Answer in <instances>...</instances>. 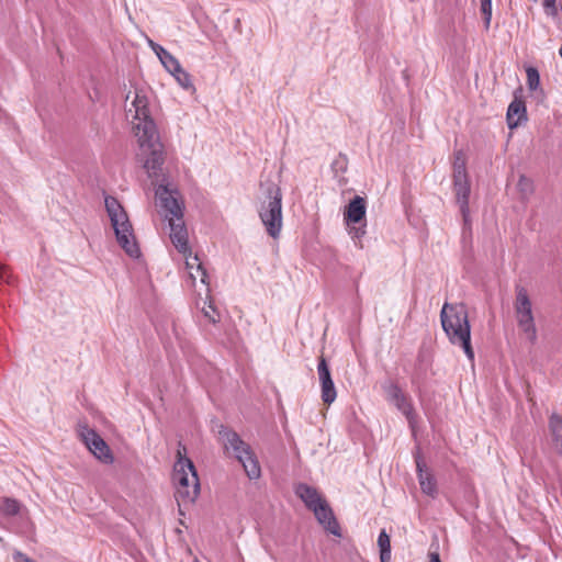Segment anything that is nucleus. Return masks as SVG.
<instances>
[{"label":"nucleus","mask_w":562,"mask_h":562,"mask_svg":"<svg viewBox=\"0 0 562 562\" xmlns=\"http://www.w3.org/2000/svg\"><path fill=\"white\" fill-rule=\"evenodd\" d=\"M518 327L526 335L530 344L537 341V328L532 314V306L529 295L525 288L517 286L516 301L514 304Z\"/></svg>","instance_id":"7"},{"label":"nucleus","mask_w":562,"mask_h":562,"mask_svg":"<svg viewBox=\"0 0 562 562\" xmlns=\"http://www.w3.org/2000/svg\"><path fill=\"white\" fill-rule=\"evenodd\" d=\"M0 509L5 516H15L20 510V503L14 498H4Z\"/></svg>","instance_id":"26"},{"label":"nucleus","mask_w":562,"mask_h":562,"mask_svg":"<svg viewBox=\"0 0 562 562\" xmlns=\"http://www.w3.org/2000/svg\"><path fill=\"white\" fill-rule=\"evenodd\" d=\"M137 140L142 155H145L144 168L150 178H158L164 165L162 144L155 122H146L138 128Z\"/></svg>","instance_id":"6"},{"label":"nucleus","mask_w":562,"mask_h":562,"mask_svg":"<svg viewBox=\"0 0 562 562\" xmlns=\"http://www.w3.org/2000/svg\"><path fill=\"white\" fill-rule=\"evenodd\" d=\"M333 168L336 170L345 171L347 168V158L344 155H339L337 159L333 162Z\"/></svg>","instance_id":"32"},{"label":"nucleus","mask_w":562,"mask_h":562,"mask_svg":"<svg viewBox=\"0 0 562 562\" xmlns=\"http://www.w3.org/2000/svg\"><path fill=\"white\" fill-rule=\"evenodd\" d=\"M506 120L508 127L512 130L527 121V110L521 99L515 98L510 102L507 109Z\"/></svg>","instance_id":"18"},{"label":"nucleus","mask_w":562,"mask_h":562,"mask_svg":"<svg viewBox=\"0 0 562 562\" xmlns=\"http://www.w3.org/2000/svg\"><path fill=\"white\" fill-rule=\"evenodd\" d=\"M218 439L227 453L234 456L243 465L250 480H257L261 475V469L251 447L245 442L233 429L223 425L218 429Z\"/></svg>","instance_id":"4"},{"label":"nucleus","mask_w":562,"mask_h":562,"mask_svg":"<svg viewBox=\"0 0 562 562\" xmlns=\"http://www.w3.org/2000/svg\"><path fill=\"white\" fill-rule=\"evenodd\" d=\"M383 390L386 394V400L394 404L406 417L411 429L414 430L417 424V413L408 395L403 392L398 384L393 382L385 384Z\"/></svg>","instance_id":"8"},{"label":"nucleus","mask_w":562,"mask_h":562,"mask_svg":"<svg viewBox=\"0 0 562 562\" xmlns=\"http://www.w3.org/2000/svg\"><path fill=\"white\" fill-rule=\"evenodd\" d=\"M14 560L16 562H35L34 560H32L31 558L26 557L25 554H23L21 552H16L14 554Z\"/></svg>","instance_id":"38"},{"label":"nucleus","mask_w":562,"mask_h":562,"mask_svg":"<svg viewBox=\"0 0 562 562\" xmlns=\"http://www.w3.org/2000/svg\"><path fill=\"white\" fill-rule=\"evenodd\" d=\"M79 435L86 447L97 459L106 464L113 462V456L109 446L95 430L87 426H82Z\"/></svg>","instance_id":"9"},{"label":"nucleus","mask_w":562,"mask_h":562,"mask_svg":"<svg viewBox=\"0 0 562 562\" xmlns=\"http://www.w3.org/2000/svg\"><path fill=\"white\" fill-rule=\"evenodd\" d=\"M295 494L297 497L302 499L305 506L312 510L317 507L318 504H322L325 499L322 498L317 490L313 486H310L305 483H300L295 487Z\"/></svg>","instance_id":"19"},{"label":"nucleus","mask_w":562,"mask_h":562,"mask_svg":"<svg viewBox=\"0 0 562 562\" xmlns=\"http://www.w3.org/2000/svg\"><path fill=\"white\" fill-rule=\"evenodd\" d=\"M104 203L119 245L130 257L138 258L140 256V249L135 239L127 213L113 196H106Z\"/></svg>","instance_id":"5"},{"label":"nucleus","mask_w":562,"mask_h":562,"mask_svg":"<svg viewBox=\"0 0 562 562\" xmlns=\"http://www.w3.org/2000/svg\"><path fill=\"white\" fill-rule=\"evenodd\" d=\"M366 224L359 227H351L349 234L352 239H361L366 234Z\"/></svg>","instance_id":"31"},{"label":"nucleus","mask_w":562,"mask_h":562,"mask_svg":"<svg viewBox=\"0 0 562 562\" xmlns=\"http://www.w3.org/2000/svg\"><path fill=\"white\" fill-rule=\"evenodd\" d=\"M442 329L452 345L460 346L470 361L474 360L471 327L464 305L445 303L440 312Z\"/></svg>","instance_id":"1"},{"label":"nucleus","mask_w":562,"mask_h":562,"mask_svg":"<svg viewBox=\"0 0 562 562\" xmlns=\"http://www.w3.org/2000/svg\"><path fill=\"white\" fill-rule=\"evenodd\" d=\"M177 82L186 90H194V86L191 80V76L182 67L175 72H170Z\"/></svg>","instance_id":"24"},{"label":"nucleus","mask_w":562,"mask_h":562,"mask_svg":"<svg viewBox=\"0 0 562 562\" xmlns=\"http://www.w3.org/2000/svg\"><path fill=\"white\" fill-rule=\"evenodd\" d=\"M0 282H4L7 284H10L12 282V274L9 271V269L0 263Z\"/></svg>","instance_id":"30"},{"label":"nucleus","mask_w":562,"mask_h":562,"mask_svg":"<svg viewBox=\"0 0 562 562\" xmlns=\"http://www.w3.org/2000/svg\"><path fill=\"white\" fill-rule=\"evenodd\" d=\"M149 45L150 47L153 48V50L155 52V54L157 55L158 58H160V56H162L167 49L164 48L161 45L153 42V41H149Z\"/></svg>","instance_id":"37"},{"label":"nucleus","mask_w":562,"mask_h":562,"mask_svg":"<svg viewBox=\"0 0 562 562\" xmlns=\"http://www.w3.org/2000/svg\"><path fill=\"white\" fill-rule=\"evenodd\" d=\"M417 361H418L417 376L420 378L424 373H426L429 362L426 358V355L422 351L417 356Z\"/></svg>","instance_id":"29"},{"label":"nucleus","mask_w":562,"mask_h":562,"mask_svg":"<svg viewBox=\"0 0 562 562\" xmlns=\"http://www.w3.org/2000/svg\"><path fill=\"white\" fill-rule=\"evenodd\" d=\"M481 12L484 18L485 27L488 29L492 19V0H481Z\"/></svg>","instance_id":"28"},{"label":"nucleus","mask_w":562,"mask_h":562,"mask_svg":"<svg viewBox=\"0 0 562 562\" xmlns=\"http://www.w3.org/2000/svg\"><path fill=\"white\" fill-rule=\"evenodd\" d=\"M522 183L529 184V180L525 176H521L519 179L520 187L522 186Z\"/></svg>","instance_id":"40"},{"label":"nucleus","mask_w":562,"mask_h":562,"mask_svg":"<svg viewBox=\"0 0 562 562\" xmlns=\"http://www.w3.org/2000/svg\"><path fill=\"white\" fill-rule=\"evenodd\" d=\"M549 428L557 449L562 453V418L558 414L550 416Z\"/></svg>","instance_id":"21"},{"label":"nucleus","mask_w":562,"mask_h":562,"mask_svg":"<svg viewBox=\"0 0 562 562\" xmlns=\"http://www.w3.org/2000/svg\"><path fill=\"white\" fill-rule=\"evenodd\" d=\"M429 562H441L438 553H430Z\"/></svg>","instance_id":"39"},{"label":"nucleus","mask_w":562,"mask_h":562,"mask_svg":"<svg viewBox=\"0 0 562 562\" xmlns=\"http://www.w3.org/2000/svg\"><path fill=\"white\" fill-rule=\"evenodd\" d=\"M187 449L179 442L172 480L177 485L178 502L192 504L200 493V482L193 462L186 457Z\"/></svg>","instance_id":"2"},{"label":"nucleus","mask_w":562,"mask_h":562,"mask_svg":"<svg viewBox=\"0 0 562 562\" xmlns=\"http://www.w3.org/2000/svg\"><path fill=\"white\" fill-rule=\"evenodd\" d=\"M367 202L366 199L356 195L346 206L344 216L348 225L359 224L366 218Z\"/></svg>","instance_id":"16"},{"label":"nucleus","mask_w":562,"mask_h":562,"mask_svg":"<svg viewBox=\"0 0 562 562\" xmlns=\"http://www.w3.org/2000/svg\"><path fill=\"white\" fill-rule=\"evenodd\" d=\"M416 372H418V368L416 369ZM424 376H425V373H424L420 378H418V376H417V373H415V376H413V380L422 379V378H424Z\"/></svg>","instance_id":"41"},{"label":"nucleus","mask_w":562,"mask_h":562,"mask_svg":"<svg viewBox=\"0 0 562 562\" xmlns=\"http://www.w3.org/2000/svg\"><path fill=\"white\" fill-rule=\"evenodd\" d=\"M265 200L260 204L259 217L269 236L278 238L282 228V191L279 184L267 180L260 182Z\"/></svg>","instance_id":"3"},{"label":"nucleus","mask_w":562,"mask_h":562,"mask_svg":"<svg viewBox=\"0 0 562 562\" xmlns=\"http://www.w3.org/2000/svg\"><path fill=\"white\" fill-rule=\"evenodd\" d=\"M560 55H561V57H562V45H561V48H560Z\"/></svg>","instance_id":"42"},{"label":"nucleus","mask_w":562,"mask_h":562,"mask_svg":"<svg viewBox=\"0 0 562 562\" xmlns=\"http://www.w3.org/2000/svg\"><path fill=\"white\" fill-rule=\"evenodd\" d=\"M418 482L424 494L435 497L437 495V483L434 475L426 469V464L417 450L415 453Z\"/></svg>","instance_id":"13"},{"label":"nucleus","mask_w":562,"mask_h":562,"mask_svg":"<svg viewBox=\"0 0 562 562\" xmlns=\"http://www.w3.org/2000/svg\"><path fill=\"white\" fill-rule=\"evenodd\" d=\"M149 45L150 47L153 48V50L155 52V54L157 55L158 58H160V56H162L167 49L164 48L161 45L153 42V41H149Z\"/></svg>","instance_id":"36"},{"label":"nucleus","mask_w":562,"mask_h":562,"mask_svg":"<svg viewBox=\"0 0 562 562\" xmlns=\"http://www.w3.org/2000/svg\"><path fill=\"white\" fill-rule=\"evenodd\" d=\"M453 186L457 196V202L460 206L464 222H468L469 217V196H470V184L468 177L461 179H453Z\"/></svg>","instance_id":"17"},{"label":"nucleus","mask_w":562,"mask_h":562,"mask_svg":"<svg viewBox=\"0 0 562 562\" xmlns=\"http://www.w3.org/2000/svg\"><path fill=\"white\" fill-rule=\"evenodd\" d=\"M159 60L169 74L175 72L181 68L179 60L168 50L162 56H160Z\"/></svg>","instance_id":"25"},{"label":"nucleus","mask_w":562,"mask_h":562,"mask_svg":"<svg viewBox=\"0 0 562 562\" xmlns=\"http://www.w3.org/2000/svg\"><path fill=\"white\" fill-rule=\"evenodd\" d=\"M542 5L548 14H557L555 0H542Z\"/></svg>","instance_id":"33"},{"label":"nucleus","mask_w":562,"mask_h":562,"mask_svg":"<svg viewBox=\"0 0 562 562\" xmlns=\"http://www.w3.org/2000/svg\"><path fill=\"white\" fill-rule=\"evenodd\" d=\"M132 108L134 109V120L137 121V123L134 124L135 136L137 137V133L140 132L138 128H140L144 123L154 122V120L149 115L146 95L136 92L132 101Z\"/></svg>","instance_id":"15"},{"label":"nucleus","mask_w":562,"mask_h":562,"mask_svg":"<svg viewBox=\"0 0 562 562\" xmlns=\"http://www.w3.org/2000/svg\"><path fill=\"white\" fill-rule=\"evenodd\" d=\"M156 198L158 199L159 206L166 212L165 217L169 221V217L179 220L183 217L182 205L179 202V192L171 190L165 184H159L156 189Z\"/></svg>","instance_id":"10"},{"label":"nucleus","mask_w":562,"mask_h":562,"mask_svg":"<svg viewBox=\"0 0 562 562\" xmlns=\"http://www.w3.org/2000/svg\"><path fill=\"white\" fill-rule=\"evenodd\" d=\"M170 240L176 249L183 256L190 255L189 236L183 217L175 220L169 217Z\"/></svg>","instance_id":"11"},{"label":"nucleus","mask_w":562,"mask_h":562,"mask_svg":"<svg viewBox=\"0 0 562 562\" xmlns=\"http://www.w3.org/2000/svg\"><path fill=\"white\" fill-rule=\"evenodd\" d=\"M317 373H318V378H319V382H321L322 400L325 404L329 405L336 400L337 392H336L334 381L331 379L329 367L324 357L319 358V361L317 364Z\"/></svg>","instance_id":"12"},{"label":"nucleus","mask_w":562,"mask_h":562,"mask_svg":"<svg viewBox=\"0 0 562 562\" xmlns=\"http://www.w3.org/2000/svg\"><path fill=\"white\" fill-rule=\"evenodd\" d=\"M468 177L467 166L463 153L461 150L456 153V159L453 164V179H461Z\"/></svg>","instance_id":"23"},{"label":"nucleus","mask_w":562,"mask_h":562,"mask_svg":"<svg viewBox=\"0 0 562 562\" xmlns=\"http://www.w3.org/2000/svg\"><path fill=\"white\" fill-rule=\"evenodd\" d=\"M149 45L150 47L153 48V50L155 52V54L157 55L158 58H160V56H162L167 49L164 48L161 45L153 42V41H149Z\"/></svg>","instance_id":"35"},{"label":"nucleus","mask_w":562,"mask_h":562,"mask_svg":"<svg viewBox=\"0 0 562 562\" xmlns=\"http://www.w3.org/2000/svg\"><path fill=\"white\" fill-rule=\"evenodd\" d=\"M527 74V86L530 91H537L540 88V75L537 68L528 67Z\"/></svg>","instance_id":"27"},{"label":"nucleus","mask_w":562,"mask_h":562,"mask_svg":"<svg viewBox=\"0 0 562 562\" xmlns=\"http://www.w3.org/2000/svg\"><path fill=\"white\" fill-rule=\"evenodd\" d=\"M378 546L380 549V560L381 562H390L391 561V540L390 536L383 529L379 533L378 537Z\"/></svg>","instance_id":"22"},{"label":"nucleus","mask_w":562,"mask_h":562,"mask_svg":"<svg viewBox=\"0 0 562 562\" xmlns=\"http://www.w3.org/2000/svg\"><path fill=\"white\" fill-rule=\"evenodd\" d=\"M186 257V268L188 270L189 277L192 280V283L196 280V278H200L201 283L207 285L209 284V276L203 267L202 262L200 261L199 257L196 255L192 256L190 255L184 256Z\"/></svg>","instance_id":"20"},{"label":"nucleus","mask_w":562,"mask_h":562,"mask_svg":"<svg viewBox=\"0 0 562 562\" xmlns=\"http://www.w3.org/2000/svg\"><path fill=\"white\" fill-rule=\"evenodd\" d=\"M312 512L314 513L318 522L324 526L328 532L337 537L341 536L339 524L326 501H324L322 504H318V506L313 508Z\"/></svg>","instance_id":"14"},{"label":"nucleus","mask_w":562,"mask_h":562,"mask_svg":"<svg viewBox=\"0 0 562 562\" xmlns=\"http://www.w3.org/2000/svg\"><path fill=\"white\" fill-rule=\"evenodd\" d=\"M202 311L204 313V316L206 318H209L212 323H216L217 322V319L215 317L216 310H215V307L211 303L207 305V308L203 307Z\"/></svg>","instance_id":"34"}]
</instances>
